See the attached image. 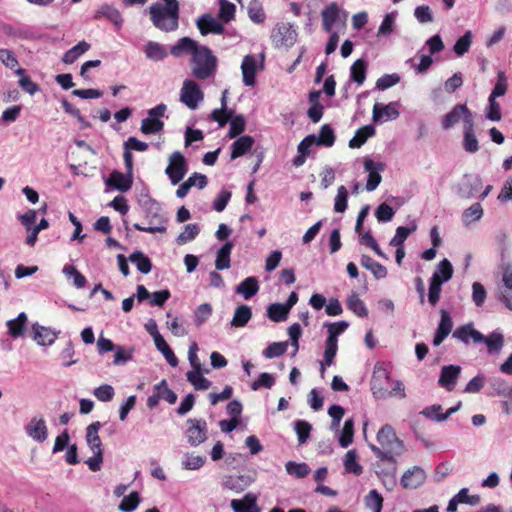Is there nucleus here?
<instances>
[{
	"mask_svg": "<svg viewBox=\"0 0 512 512\" xmlns=\"http://www.w3.org/2000/svg\"><path fill=\"white\" fill-rule=\"evenodd\" d=\"M218 59L213 51L205 46L200 47L190 57L191 74L198 80H207L216 75Z\"/></svg>",
	"mask_w": 512,
	"mask_h": 512,
	"instance_id": "obj_1",
	"label": "nucleus"
},
{
	"mask_svg": "<svg viewBox=\"0 0 512 512\" xmlns=\"http://www.w3.org/2000/svg\"><path fill=\"white\" fill-rule=\"evenodd\" d=\"M179 10L166 7L160 3L149 7V15L153 25L164 32H173L179 26Z\"/></svg>",
	"mask_w": 512,
	"mask_h": 512,
	"instance_id": "obj_2",
	"label": "nucleus"
},
{
	"mask_svg": "<svg viewBox=\"0 0 512 512\" xmlns=\"http://www.w3.org/2000/svg\"><path fill=\"white\" fill-rule=\"evenodd\" d=\"M101 426V423L96 421L86 428V443L93 452V456L88 458L85 463L93 472L99 471L103 462L102 442L99 437Z\"/></svg>",
	"mask_w": 512,
	"mask_h": 512,
	"instance_id": "obj_3",
	"label": "nucleus"
},
{
	"mask_svg": "<svg viewBox=\"0 0 512 512\" xmlns=\"http://www.w3.org/2000/svg\"><path fill=\"white\" fill-rule=\"evenodd\" d=\"M377 442L387 456H400L404 451L403 441L395 433L394 428L386 424L377 433Z\"/></svg>",
	"mask_w": 512,
	"mask_h": 512,
	"instance_id": "obj_4",
	"label": "nucleus"
},
{
	"mask_svg": "<svg viewBox=\"0 0 512 512\" xmlns=\"http://www.w3.org/2000/svg\"><path fill=\"white\" fill-rule=\"evenodd\" d=\"M474 121L473 113L468 109L465 104H456L448 113H446L441 120V127L443 130H450L460 122L463 127H466Z\"/></svg>",
	"mask_w": 512,
	"mask_h": 512,
	"instance_id": "obj_5",
	"label": "nucleus"
},
{
	"mask_svg": "<svg viewBox=\"0 0 512 512\" xmlns=\"http://www.w3.org/2000/svg\"><path fill=\"white\" fill-rule=\"evenodd\" d=\"M369 447L377 458L374 463V469L378 478L395 476L397 473L398 456H387L386 453L382 452L375 444H370Z\"/></svg>",
	"mask_w": 512,
	"mask_h": 512,
	"instance_id": "obj_6",
	"label": "nucleus"
},
{
	"mask_svg": "<svg viewBox=\"0 0 512 512\" xmlns=\"http://www.w3.org/2000/svg\"><path fill=\"white\" fill-rule=\"evenodd\" d=\"M167 106L163 103L148 110V116L141 122L140 131L145 135L155 134L163 130L164 122L161 118L165 115Z\"/></svg>",
	"mask_w": 512,
	"mask_h": 512,
	"instance_id": "obj_7",
	"label": "nucleus"
},
{
	"mask_svg": "<svg viewBox=\"0 0 512 512\" xmlns=\"http://www.w3.org/2000/svg\"><path fill=\"white\" fill-rule=\"evenodd\" d=\"M495 298L512 311V272H508L503 267L499 280L496 282Z\"/></svg>",
	"mask_w": 512,
	"mask_h": 512,
	"instance_id": "obj_8",
	"label": "nucleus"
},
{
	"mask_svg": "<svg viewBox=\"0 0 512 512\" xmlns=\"http://www.w3.org/2000/svg\"><path fill=\"white\" fill-rule=\"evenodd\" d=\"M188 171V164L185 157L179 152H173L169 157V164L165 173L172 185H177L184 178Z\"/></svg>",
	"mask_w": 512,
	"mask_h": 512,
	"instance_id": "obj_9",
	"label": "nucleus"
},
{
	"mask_svg": "<svg viewBox=\"0 0 512 512\" xmlns=\"http://www.w3.org/2000/svg\"><path fill=\"white\" fill-rule=\"evenodd\" d=\"M347 17L348 13L345 10L340 9L336 2H331L321 12L323 29L326 32H331L336 23H340L344 27Z\"/></svg>",
	"mask_w": 512,
	"mask_h": 512,
	"instance_id": "obj_10",
	"label": "nucleus"
},
{
	"mask_svg": "<svg viewBox=\"0 0 512 512\" xmlns=\"http://www.w3.org/2000/svg\"><path fill=\"white\" fill-rule=\"evenodd\" d=\"M203 99L204 94L199 85L194 80H184L180 91V101L189 109L195 110Z\"/></svg>",
	"mask_w": 512,
	"mask_h": 512,
	"instance_id": "obj_11",
	"label": "nucleus"
},
{
	"mask_svg": "<svg viewBox=\"0 0 512 512\" xmlns=\"http://www.w3.org/2000/svg\"><path fill=\"white\" fill-rule=\"evenodd\" d=\"M187 424L189 427L187 428L185 434L188 440V443L191 446H199L207 439V422L204 419H188Z\"/></svg>",
	"mask_w": 512,
	"mask_h": 512,
	"instance_id": "obj_12",
	"label": "nucleus"
},
{
	"mask_svg": "<svg viewBox=\"0 0 512 512\" xmlns=\"http://www.w3.org/2000/svg\"><path fill=\"white\" fill-rule=\"evenodd\" d=\"M271 38L276 47H291L297 40V32L290 23H280L273 29Z\"/></svg>",
	"mask_w": 512,
	"mask_h": 512,
	"instance_id": "obj_13",
	"label": "nucleus"
},
{
	"mask_svg": "<svg viewBox=\"0 0 512 512\" xmlns=\"http://www.w3.org/2000/svg\"><path fill=\"white\" fill-rule=\"evenodd\" d=\"M24 429L27 436L37 443H43L48 438L47 423L41 414L34 415Z\"/></svg>",
	"mask_w": 512,
	"mask_h": 512,
	"instance_id": "obj_14",
	"label": "nucleus"
},
{
	"mask_svg": "<svg viewBox=\"0 0 512 512\" xmlns=\"http://www.w3.org/2000/svg\"><path fill=\"white\" fill-rule=\"evenodd\" d=\"M195 24L202 36L208 34L222 35L225 31L224 24L210 13L199 16Z\"/></svg>",
	"mask_w": 512,
	"mask_h": 512,
	"instance_id": "obj_15",
	"label": "nucleus"
},
{
	"mask_svg": "<svg viewBox=\"0 0 512 512\" xmlns=\"http://www.w3.org/2000/svg\"><path fill=\"white\" fill-rule=\"evenodd\" d=\"M452 337L461 341L465 345H478L482 344L484 339V334L475 329L473 323H467L457 327L453 333Z\"/></svg>",
	"mask_w": 512,
	"mask_h": 512,
	"instance_id": "obj_16",
	"label": "nucleus"
},
{
	"mask_svg": "<svg viewBox=\"0 0 512 512\" xmlns=\"http://www.w3.org/2000/svg\"><path fill=\"white\" fill-rule=\"evenodd\" d=\"M482 188V179L479 175L466 174L458 184L457 194L461 198L471 199Z\"/></svg>",
	"mask_w": 512,
	"mask_h": 512,
	"instance_id": "obj_17",
	"label": "nucleus"
},
{
	"mask_svg": "<svg viewBox=\"0 0 512 512\" xmlns=\"http://www.w3.org/2000/svg\"><path fill=\"white\" fill-rule=\"evenodd\" d=\"M427 475L420 466H413L407 469L400 480V484L404 489H417L424 484Z\"/></svg>",
	"mask_w": 512,
	"mask_h": 512,
	"instance_id": "obj_18",
	"label": "nucleus"
},
{
	"mask_svg": "<svg viewBox=\"0 0 512 512\" xmlns=\"http://www.w3.org/2000/svg\"><path fill=\"white\" fill-rule=\"evenodd\" d=\"M254 482V478L249 474L225 475L222 477V486L234 493H241Z\"/></svg>",
	"mask_w": 512,
	"mask_h": 512,
	"instance_id": "obj_19",
	"label": "nucleus"
},
{
	"mask_svg": "<svg viewBox=\"0 0 512 512\" xmlns=\"http://www.w3.org/2000/svg\"><path fill=\"white\" fill-rule=\"evenodd\" d=\"M389 375L383 363H377L375 365L371 380V390L375 397L386 398L392 395L391 392L386 391L382 386V380H388Z\"/></svg>",
	"mask_w": 512,
	"mask_h": 512,
	"instance_id": "obj_20",
	"label": "nucleus"
},
{
	"mask_svg": "<svg viewBox=\"0 0 512 512\" xmlns=\"http://www.w3.org/2000/svg\"><path fill=\"white\" fill-rule=\"evenodd\" d=\"M397 102H390L386 105L375 103L372 111V120L375 123H383L389 120H395L399 117Z\"/></svg>",
	"mask_w": 512,
	"mask_h": 512,
	"instance_id": "obj_21",
	"label": "nucleus"
},
{
	"mask_svg": "<svg viewBox=\"0 0 512 512\" xmlns=\"http://www.w3.org/2000/svg\"><path fill=\"white\" fill-rule=\"evenodd\" d=\"M60 331H56L50 327L34 323L32 325V338L40 346H50L58 338Z\"/></svg>",
	"mask_w": 512,
	"mask_h": 512,
	"instance_id": "obj_22",
	"label": "nucleus"
},
{
	"mask_svg": "<svg viewBox=\"0 0 512 512\" xmlns=\"http://www.w3.org/2000/svg\"><path fill=\"white\" fill-rule=\"evenodd\" d=\"M461 370L458 365L443 366L438 380L439 385L449 392L452 391L456 386Z\"/></svg>",
	"mask_w": 512,
	"mask_h": 512,
	"instance_id": "obj_23",
	"label": "nucleus"
},
{
	"mask_svg": "<svg viewBox=\"0 0 512 512\" xmlns=\"http://www.w3.org/2000/svg\"><path fill=\"white\" fill-rule=\"evenodd\" d=\"M364 169L366 172H368L366 190L369 192L374 191L382 180L380 171L384 170V164L380 162H374L371 159H367L364 162Z\"/></svg>",
	"mask_w": 512,
	"mask_h": 512,
	"instance_id": "obj_24",
	"label": "nucleus"
},
{
	"mask_svg": "<svg viewBox=\"0 0 512 512\" xmlns=\"http://www.w3.org/2000/svg\"><path fill=\"white\" fill-rule=\"evenodd\" d=\"M243 83L245 86L253 87L256 83L258 61L254 55H246L241 63Z\"/></svg>",
	"mask_w": 512,
	"mask_h": 512,
	"instance_id": "obj_25",
	"label": "nucleus"
},
{
	"mask_svg": "<svg viewBox=\"0 0 512 512\" xmlns=\"http://www.w3.org/2000/svg\"><path fill=\"white\" fill-rule=\"evenodd\" d=\"M151 208L155 209V212L151 214L150 223L156 222L155 225L150 226H141L140 224H134V228L138 231L148 232V233H163L166 231V220L158 213L159 204L155 201L150 200Z\"/></svg>",
	"mask_w": 512,
	"mask_h": 512,
	"instance_id": "obj_26",
	"label": "nucleus"
},
{
	"mask_svg": "<svg viewBox=\"0 0 512 512\" xmlns=\"http://www.w3.org/2000/svg\"><path fill=\"white\" fill-rule=\"evenodd\" d=\"M200 45L201 44H199L196 40L185 36L180 38L173 46H171L170 53L176 58L183 57L187 54L192 57Z\"/></svg>",
	"mask_w": 512,
	"mask_h": 512,
	"instance_id": "obj_27",
	"label": "nucleus"
},
{
	"mask_svg": "<svg viewBox=\"0 0 512 512\" xmlns=\"http://www.w3.org/2000/svg\"><path fill=\"white\" fill-rule=\"evenodd\" d=\"M463 141L462 147L465 152L470 154H475L479 151L480 145L475 133V123L474 121L463 127Z\"/></svg>",
	"mask_w": 512,
	"mask_h": 512,
	"instance_id": "obj_28",
	"label": "nucleus"
},
{
	"mask_svg": "<svg viewBox=\"0 0 512 512\" xmlns=\"http://www.w3.org/2000/svg\"><path fill=\"white\" fill-rule=\"evenodd\" d=\"M504 335L499 329L492 331L489 335H484L482 344L487 346V352L490 355L499 354L504 347Z\"/></svg>",
	"mask_w": 512,
	"mask_h": 512,
	"instance_id": "obj_29",
	"label": "nucleus"
},
{
	"mask_svg": "<svg viewBox=\"0 0 512 512\" xmlns=\"http://www.w3.org/2000/svg\"><path fill=\"white\" fill-rule=\"evenodd\" d=\"M27 322L28 317L25 312H21L16 318L7 321L6 326L9 335L14 339L24 336Z\"/></svg>",
	"mask_w": 512,
	"mask_h": 512,
	"instance_id": "obj_30",
	"label": "nucleus"
},
{
	"mask_svg": "<svg viewBox=\"0 0 512 512\" xmlns=\"http://www.w3.org/2000/svg\"><path fill=\"white\" fill-rule=\"evenodd\" d=\"M95 19L106 18L113 23L116 28H120L123 24V18L121 13L113 6L105 4L102 5L94 15Z\"/></svg>",
	"mask_w": 512,
	"mask_h": 512,
	"instance_id": "obj_31",
	"label": "nucleus"
},
{
	"mask_svg": "<svg viewBox=\"0 0 512 512\" xmlns=\"http://www.w3.org/2000/svg\"><path fill=\"white\" fill-rule=\"evenodd\" d=\"M144 53L147 59L154 62L162 61L168 56L165 46L156 41H148L145 44Z\"/></svg>",
	"mask_w": 512,
	"mask_h": 512,
	"instance_id": "obj_32",
	"label": "nucleus"
},
{
	"mask_svg": "<svg viewBox=\"0 0 512 512\" xmlns=\"http://www.w3.org/2000/svg\"><path fill=\"white\" fill-rule=\"evenodd\" d=\"M259 290V282L256 277L250 276L245 278L236 287V293L243 296L244 299L248 300L257 294Z\"/></svg>",
	"mask_w": 512,
	"mask_h": 512,
	"instance_id": "obj_33",
	"label": "nucleus"
},
{
	"mask_svg": "<svg viewBox=\"0 0 512 512\" xmlns=\"http://www.w3.org/2000/svg\"><path fill=\"white\" fill-rule=\"evenodd\" d=\"M106 185L112 186L121 192H126L131 188L132 180L121 172L113 171L106 180Z\"/></svg>",
	"mask_w": 512,
	"mask_h": 512,
	"instance_id": "obj_34",
	"label": "nucleus"
},
{
	"mask_svg": "<svg viewBox=\"0 0 512 512\" xmlns=\"http://www.w3.org/2000/svg\"><path fill=\"white\" fill-rule=\"evenodd\" d=\"M253 144L254 139L249 135H244L238 138L236 141H234V143L231 146V159H236L240 156H243L252 148Z\"/></svg>",
	"mask_w": 512,
	"mask_h": 512,
	"instance_id": "obj_35",
	"label": "nucleus"
},
{
	"mask_svg": "<svg viewBox=\"0 0 512 512\" xmlns=\"http://www.w3.org/2000/svg\"><path fill=\"white\" fill-rule=\"evenodd\" d=\"M361 265L367 270L371 271L376 279H383L387 276V269L382 264L374 261L368 255H362L360 260Z\"/></svg>",
	"mask_w": 512,
	"mask_h": 512,
	"instance_id": "obj_36",
	"label": "nucleus"
},
{
	"mask_svg": "<svg viewBox=\"0 0 512 512\" xmlns=\"http://www.w3.org/2000/svg\"><path fill=\"white\" fill-rule=\"evenodd\" d=\"M376 130L372 125H365L359 128L354 137L349 141L350 148H360L368 138L375 134Z\"/></svg>",
	"mask_w": 512,
	"mask_h": 512,
	"instance_id": "obj_37",
	"label": "nucleus"
},
{
	"mask_svg": "<svg viewBox=\"0 0 512 512\" xmlns=\"http://www.w3.org/2000/svg\"><path fill=\"white\" fill-rule=\"evenodd\" d=\"M233 249L231 242H226L217 252L215 267L217 270L229 269L231 265L230 255Z\"/></svg>",
	"mask_w": 512,
	"mask_h": 512,
	"instance_id": "obj_38",
	"label": "nucleus"
},
{
	"mask_svg": "<svg viewBox=\"0 0 512 512\" xmlns=\"http://www.w3.org/2000/svg\"><path fill=\"white\" fill-rule=\"evenodd\" d=\"M90 47L91 46L88 42L84 40L80 41L78 44L64 53L62 61L65 64H73L81 55L86 53Z\"/></svg>",
	"mask_w": 512,
	"mask_h": 512,
	"instance_id": "obj_39",
	"label": "nucleus"
},
{
	"mask_svg": "<svg viewBox=\"0 0 512 512\" xmlns=\"http://www.w3.org/2000/svg\"><path fill=\"white\" fill-rule=\"evenodd\" d=\"M249 19L256 24H261L266 19V14L260 0H250L247 6Z\"/></svg>",
	"mask_w": 512,
	"mask_h": 512,
	"instance_id": "obj_40",
	"label": "nucleus"
},
{
	"mask_svg": "<svg viewBox=\"0 0 512 512\" xmlns=\"http://www.w3.org/2000/svg\"><path fill=\"white\" fill-rule=\"evenodd\" d=\"M252 317V311L247 305H240L236 308L231 325L233 327H244Z\"/></svg>",
	"mask_w": 512,
	"mask_h": 512,
	"instance_id": "obj_41",
	"label": "nucleus"
},
{
	"mask_svg": "<svg viewBox=\"0 0 512 512\" xmlns=\"http://www.w3.org/2000/svg\"><path fill=\"white\" fill-rule=\"evenodd\" d=\"M187 380L196 390H207L212 383L202 375V370H191L186 374Z\"/></svg>",
	"mask_w": 512,
	"mask_h": 512,
	"instance_id": "obj_42",
	"label": "nucleus"
},
{
	"mask_svg": "<svg viewBox=\"0 0 512 512\" xmlns=\"http://www.w3.org/2000/svg\"><path fill=\"white\" fill-rule=\"evenodd\" d=\"M218 19L225 23H229L235 18L236 6L228 0H219Z\"/></svg>",
	"mask_w": 512,
	"mask_h": 512,
	"instance_id": "obj_43",
	"label": "nucleus"
},
{
	"mask_svg": "<svg viewBox=\"0 0 512 512\" xmlns=\"http://www.w3.org/2000/svg\"><path fill=\"white\" fill-rule=\"evenodd\" d=\"M483 216V208L480 203H474L464 210L462 214V222L465 226L473 222L479 221Z\"/></svg>",
	"mask_w": 512,
	"mask_h": 512,
	"instance_id": "obj_44",
	"label": "nucleus"
},
{
	"mask_svg": "<svg viewBox=\"0 0 512 512\" xmlns=\"http://www.w3.org/2000/svg\"><path fill=\"white\" fill-rule=\"evenodd\" d=\"M129 261L136 264L139 272L148 274L152 269L151 260L141 251H135L129 256Z\"/></svg>",
	"mask_w": 512,
	"mask_h": 512,
	"instance_id": "obj_45",
	"label": "nucleus"
},
{
	"mask_svg": "<svg viewBox=\"0 0 512 512\" xmlns=\"http://www.w3.org/2000/svg\"><path fill=\"white\" fill-rule=\"evenodd\" d=\"M366 69L367 64L365 60H356L350 68L351 79L358 85H362L366 79Z\"/></svg>",
	"mask_w": 512,
	"mask_h": 512,
	"instance_id": "obj_46",
	"label": "nucleus"
},
{
	"mask_svg": "<svg viewBox=\"0 0 512 512\" xmlns=\"http://www.w3.org/2000/svg\"><path fill=\"white\" fill-rule=\"evenodd\" d=\"M335 142L334 131L330 125L325 124L321 127L319 134L315 135V144L331 147Z\"/></svg>",
	"mask_w": 512,
	"mask_h": 512,
	"instance_id": "obj_47",
	"label": "nucleus"
},
{
	"mask_svg": "<svg viewBox=\"0 0 512 512\" xmlns=\"http://www.w3.org/2000/svg\"><path fill=\"white\" fill-rule=\"evenodd\" d=\"M230 505L234 512H248L251 507L256 505V496L247 493L242 500L233 499Z\"/></svg>",
	"mask_w": 512,
	"mask_h": 512,
	"instance_id": "obj_48",
	"label": "nucleus"
},
{
	"mask_svg": "<svg viewBox=\"0 0 512 512\" xmlns=\"http://www.w3.org/2000/svg\"><path fill=\"white\" fill-rule=\"evenodd\" d=\"M200 233L198 224L190 223L185 225L184 230L178 235L176 241L179 245L186 244L194 240Z\"/></svg>",
	"mask_w": 512,
	"mask_h": 512,
	"instance_id": "obj_49",
	"label": "nucleus"
},
{
	"mask_svg": "<svg viewBox=\"0 0 512 512\" xmlns=\"http://www.w3.org/2000/svg\"><path fill=\"white\" fill-rule=\"evenodd\" d=\"M432 275L438 276V281H441L442 283L449 281L453 276V267L451 262L446 258L441 260Z\"/></svg>",
	"mask_w": 512,
	"mask_h": 512,
	"instance_id": "obj_50",
	"label": "nucleus"
},
{
	"mask_svg": "<svg viewBox=\"0 0 512 512\" xmlns=\"http://www.w3.org/2000/svg\"><path fill=\"white\" fill-rule=\"evenodd\" d=\"M354 436V421L352 418L346 419L339 437V444L341 447H348L352 441Z\"/></svg>",
	"mask_w": 512,
	"mask_h": 512,
	"instance_id": "obj_51",
	"label": "nucleus"
},
{
	"mask_svg": "<svg viewBox=\"0 0 512 512\" xmlns=\"http://www.w3.org/2000/svg\"><path fill=\"white\" fill-rule=\"evenodd\" d=\"M154 391L157 392L160 399L167 401L169 404H174L177 400L176 393L168 387L165 379L154 386Z\"/></svg>",
	"mask_w": 512,
	"mask_h": 512,
	"instance_id": "obj_52",
	"label": "nucleus"
},
{
	"mask_svg": "<svg viewBox=\"0 0 512 512\" xmlns=\"http://www.w3.org/2000/svg\"><path fill=\"white\" fill-rule=\"evenodd\" d=\"M397 12L393 11L384 16L382 23L380 24L377 36H388L394 31L396 23Z\"/></svg>",
	"mask_w": 512,
	"mask_h": 512,
	"instance_id": "obj_53",
	"label": "nucleus"
},
{
	"mask_svg": "<svg viewBox=\"0 0 512 512\" xmlns=\"http://www.w3.org/2000/svg\"><path fill=\"white\" fill-rule=\"evenodd\" d=\"M344 467L346 472L360 475L363 471L362 466L357 461V453L355 450H349L344 459Z\"/></svg>",
	"mask_w": 512,
	"mask_h": 512,
	"instance_id": "obj_54",
	"label": "nucleus"
},
{
	"mask_svg": "<svg viewBox=\"0 0 512 512\" xmlns=\"http://www.w3.org/2000/svg\"><path fill=\"white\" fill-rule=\"evenodd\" d=\"M347 307L359 317H366L368 315V310L364 302L356 293H353L348 297Z\"/></svg>",
	"mask_w": 512,
	"mask_h": 512,
	"instance_id": "obj_55",
	"label": "nucleus"
},
{
	"mask_svg": "<svg viewBox=\"0 0 512 512\" xmlns=\"http://www.w3.org/2000/svg\"><path fill=\"white\" fill-rule=\"evenodd\" d=\"M365 506L373 512H381L383 508V497L375 489L371 490L365 497Z\"/></svg>",
	"mask_w": 512,
	"mask_h": 512,
	"instance_id": "obj_56",
	"label": "nucleus"
},
{
	"mask_svg": "<svg viewBox=\"0 0 512 512\" xmlns=\"http://www.w3.org/2000/svg\"><path fill=\"white\" fill-rule=\"evenodd\" d=\"M289 311L283 304L273 303L267 308L268 317L274 322H281L287 319Z\"/></svg>",
	"mask_w": 512,
	"mask_h": 512,
	"instance_id": "obj_57",
	"label": "nucleus"
},
{
	"mask_svg": "<svg viewBox=\"0 0 512 512\" xmlns=\"http://www.w3.org/2000/svg\"><path fill=\"white\" fill-rule=\"evenodd\" d=\"M285 468L289 475L295 476L296 478H304L311 471L306 463H296L293 461H288Z\"/></svg>",
	"mask_w": 512,
	"mask_h": 512,
	"instance_id": "obj_58",
	"label": "nucleus"
},
{
	"mask_svg": "<svg viewBox=\"0 0 512 512\" xmlns=\"http://www.w3.org/2000/svg\"><path fill=\"white\" fill-rule=\"evenodd\" d=\"M212 315V306L209 303L199 305L194 311V323L197 327L203 325Z\"/></svg>",
	"mask_w": 512,
	"mask_h": 512,
	"instance_id": "obj_59",
	"label": "nucleus"
},
{
	"mask_svg": "<svg viewBox=\"0 0 512 512\" xmlns=\"http://www.w3.org/2000/svg\"><path fill=\"white\" fill-rule=\"evenodd\" d=\"M414 17L419 24H428L434 21L431 8L428 5H419L414 9Z\"/></svg>",
	"mask_w": 512,
	"mask_h": 512,
	"instance_id": "obj_60",
	"label": "nucleus"
},
{
	"mask_svg": "<svg viewBox=\"0 0 512 512\" xmlns=\"http://www.w3.org/2000/svg\"><path fill=\"white\" fill-rule=\"evenodd\" d=\"M205 461L206 458L204 456L186 454L181 464L185 470H198L204 465Z\"/></svg>",
	"mask_w": 512,
	"mask_h": 512,
	"instance_id": "obj_61",
	"label": "nucleus"
},
{
	"mask_svg": "<svg viewBox=\"0 0 512 512\" xmlns=\"http://www.w3.org/2000/svg\"><path fill=\"white\" fill-rule=\"evenodd\" d=\"M485 116L488 120L497 122L502 118L500 104L493 97L488 98V104L485 108Z\"/></svg>",
	"mask_w": 512,
	"mask_h": 512,
	"instance_id": "obj_62",
	"label": "nucleus"
},
{
	"mask_svg": "<svg viewBox=\"0 0 512 512\" xmlns=\"http://www.w3.org/2000/svg\"><path fill=\"white\" fill-rule=\"evenodd\" d=\"M140 503V496L138 492H131L125 496L119 504V510L122 512H133Z\"/></svg>",
	"mask_w": 512,
	"mask_h": 512,
	"instance_id": "obj_63",
	"label": "nucleus"
},
{
	"mask_svg": "<svg viewBox=\"0 0 512 512\" xmlns=\"http://www.w3.org/2000/svg\"><path fill=\"white\" fill-rule=\"evenodd\" d=\"M288 348V343L284 342H273L263 351L265 358L272 359L283 355Z\"/></svg>",
	"mask_w": 512,
	"mask_h": 512,
	"instance_id": "obj_64",
	"label": "nucleus"
}]
</instances>
